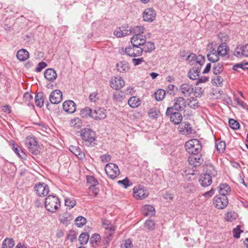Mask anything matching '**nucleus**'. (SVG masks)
<instances>
[{"instance_id":"f257e3e1","label":"nucleus","mask_w":248,"mask_h":248,"mask_svg":"<svg viewBox=\"0 0 248 248\" xmlns=\"http://www.w3.org/2000/svg\"><path fill=\"white\" fill-rule=\"evenodd\" d=\"M45 206L47 211L55 213L61 206L59 199L55 196L49 195L46 198Z\"/></svg>"},{"instance_id":"f03ea898","label":"nucleus","mask_w":248,"mask_h":248,"mask_svg":"<svg viewBox=\"0 0 248 248\" xmlns=\"http://www.w3.org/2000/svg\"><path fill=\"white\" fill-rule=\"evenodd\" d=\"M185 146L186 151L192 155L200 153L202 149L200 141L195 139L186 142Z\"/></svg>"},{"instance_id":"7ed1b4c3","label":"nucleus","mask_w":248,"mask_h":248,"mask_svg":"<svg viewBox=\"0 0 248 248\" xmlns=\"http://www.w3.org/2000/svg\"><path fill=\"white\" fill-rule=\"evenodd\" d=\"M80 136L87 146H92L95 140V133L91 129L85 128L81 131Z\"/></svg>"},{"instance_id":"20e7f679","label":"nucleus","mask_w":248,"mask_h":248,"mask_svg":"<svg viewBox=\"0 0 248 248\" xmlns=\"http://www.w3.org/2000/svg\"><path fill=\"white\" fill-rule=\"evenodd\" d=\"M25 144L29 151L32 154L37 155L39 153L38 142L34 137L31 136L27 137L25 140Z\"/></svg>"},{"instance_id":"39448f33","label":"nucleus","mask_w":248,"mask_h":248,"mask_svg":"<svg viewBox=\"0 0 248 248\" xmlns=\"http://www.w3.org/2000/svg\"><path fill=\"white\" fill-rule=\"evenodd\" d=\"M105 170L107 175L112 179L116 178L120 173L118 167L113 163L106 165Z\"/></svg>"},{"instance_id":"423d86ee","label":"nucleus","mask_w":248,"mask_h":248,"mask_svg":"<svg viewBox=\"0 0 248 248\" xmlns=\"http://www.w3.org/2000/svg\"><path fill=\"white\" fill-rule=\"evenodd\" d=\"M34 189L36 194L40 197L46 196L49 191L48 186L44 183H37L35 185Z\"/></svg>"},{"instance_id":"0eeeda50","label":"nucleus","mask_w":248,"mask_h":248,"mask_svg":"<svg viewBox=\"0 0 248 248\" xmlns=\"http://www.w3.org/2000/svg\"><path fill=\"white\" fill-rule=\"evenodd\" d=\"M134 197L139 200H142L146 198L148 195L147 189L143 186L139 185L133 188Z\"/></svg>"},{"instance_id":"6e6552de","label":"nucleus","mask_w":248,"mask_h":248,"mask_svg":"<svg viewBox=\"0 0 248 248\" xmlns=\"http://www.w3.org/2000/svg\"><path fill=\"white\" fill-rule=\"evenodd\" d=\"M214 204L218 209H224L228 205V200L227 197L216 196L214 199Z\"/></svg>"},{"instance_id":"1a4fd4ad","label":"nucleus","mask_w":248,"mask_h":248,"mask_svg":"<svg viewBox=\"0 0 248 248\" xmlns=\"http://www.w3.org/2000/svg\"><path fill=\"white\" fill-rule=\"evenodd\" d=\"M125 53L130 57H136L142 54V50L140 46H130L125 47L124 50Z\"/></svg>"},{"instance_id":"9d476101","label":"nucleus","mask_w":248,"mask_h":248,"mask_svg":"<svg viewBox=\"0 0 248 248\" xmlns=\"http://www.w3.org/2000/svg\"><path fill=\"white\" fill-rule=\"evenodd\" d=\"M92 118L100 120L105 119L106 116V110L103 108H97L92 110Z\"/></svg>"},{"instance_id":"9b49d317","label":"nucleus","mask_w":248,"mask_h":248,"mask_svg":"<svg viewBox=\"0 0 248 248\" xmlns=\"http://www.w3.org/2000/svg\"><path fill=\"white\" fill-rule=\"evenodd\" d=\"M203 161L201 154H192L188 158L189 164L194 167L199 166Z\"/></svg>"},{"instance_id":"f8f14e48","label":"nucleus","mask_w":248,"mask_h":248,"mask_svg":"<svg viewBox=\"0 0 248 248\" xmlns=\"http://www.w3.org/2000/svg\"><path fill=\"white\" fill-rule=\"evenodd\" d=\"M173 107L174 109L177 111H181L185 109L186 107V101L182 97H176L174 99Z\"/></svg>"},{"instance_id":"ddd939ff","label":"nucleus","mask_w":248,"mask_h":248,"mask_svg":"<svg viewBox=\"0 0 248 248\" xmlns=\"http://www.w3.org/2000/svg\"><path fill=\"white\" fill-rule=\"evenodd\" d=\"M132 32L131 29L128 26H123L117 28L114 32V34L118 37H122L129 35Z\"/></svg>"},{"instance_id":"4468645a","label":"nucleus","mask_w":248,"mask_h":248,"mask_svg":"<svg viewBox=\"0 0 248 248\" xmlns=\"http://www.w3.org/2000/svg\"><path fill=\"white\" fill-rule=\"evenodd\" d=\"M62 93L58 90H56L52 92L49 97L50 102L53 104H59L62 101Z\"/></svg>"},{"instance_id":"2eb2a0df","label":"nucleus","mask_w":248,"mask_h":248,"mask_svg":"<svg viewBox=\"0 0 248 248\" xmlns=\"http://www.w3.org/2000/svg\"><path fill=\"white\" fill-rule=\"evenodd\" d=\"M155 11L151 8L145 9L143 14V20L147 22H152L155 19Z\"/></svg>"},{"instance_id":"dca6fc26","label":"nucleus","mask_w":248,"mask_h":248,"mask_svg":"<svg viewBox=\"0 0 248 248\" xmlns=\"http://www.w3.org/2000/svg\"><path fill=\"white\" fill-rule=\"evenodd\" d=\"M214 174L204 173L201 175L199 182L202 186L205 187L210 186L212 182L211 175Z\"/></svg>"},{"instance_id":"f3484780","label":"nucleus","mask_w":248,"mask_h":248,"mask_svg":"<svg viewBox=\"0 0 248 248\" xmlns=\"http://www.w3.org/2000/svg\"><path fill=\"white\" fill-rule=\"evenodd\" d=\"M124 81L121 77H115L110 82V87L114 89L118 90L124 85Z\"/></svg>"},{"instance_id":"a211bd4d","label":"nucleus","mask_w":248,"mask_h":248,"mask_svg":"<svg viewBox=\"0 0 248 248\" xmlns=\"http://www.w3.org/2000/svg\"><path fill=\"white\" fill-rule=\"evenodd\" d=\"M146 37L141 34H135L131 39V44L136 46H142L145 41H146Z\"/></svg>"},{"instance_id":"6ab92c4d","label":"nucleus","mask_w":248,"mask_h":248,"mask_svg":"<svg viewBox=\"0 0 248 248\" xmlns=\"http://www.w3.org/2000/svg\"><path fill=\"white\" fill-rule=\"evenodd\" d=\"M62 107L63 110L69 113H73L76 110V105L72 100L65 101L63 103Z\"/></svg>"},{"instance_id":"aec40b11","label":"nucleus","mask_w":248,"mask_h":248,"mask_svg":"<svg viewBox=\"0 0 248 248\" xmlns=\"http://www.w3.org/2000/svg\"><path fill=\"white\" fill-rule=\"evenodd\" d=\"M179 131L183 135H188L192 133V128L188 122L182 123L179 126Z\"/></svg>"},{"instance_id":"412c9836","label":"nucleus","mask_w":248,"mask_h":248,"mask_svg":"<svg viewBox=\"0 0 248 248\" xmlns=\"http://www.w3.org/2000/svg\"><path fill=\"white\" fill-rule=\"evenodd\" d=\"M45 78L49 81H53L57 77L56 71L52 68H48L44 72Z\"/></svg>"},{"instance_id":"4be33fe9","label":"nucleus","mask_w":248,"mask_h":248,"mask_svg":"<svg viewBox=\"0 0 248 248\" xmlns=\"http://www.w3.org/2000/svg\"><path fill=\"white\" fill-rule=\"evenodd\" d=\"M180 90L185 96H189L193 93V88L191 85L184 83L181 85Z\"/></svg>"},{"instance_id":"5701e85b","label":"nucleus","mask_w":248,"mask_h":248,"mask_svg":"<svg viewBox=\"0 0 248 248\" xmlns=\"http://www.w3.org/2000/svg\"><path fill=\"white\" fill-rule=\"evenodd\" d=\"M155 208L151 205H145L142 209V214L146 217H152L155 215Z\"/></svg>"},{"instance_id":"b1692460","label":"nucleus","mask_w":248,"mask_h":248,"mask_svg":"<svg viewBox=\"0 0 248 248\" xmlns=\"http://www.w3.org/2000/svg\"><path fill=\"white\" fill-rule=\"evenodd\" d=\"M69 150L80 159H83L85 157L84 153L78 147L70 146L69 147Z\"/></svg>"},{"instance_id":"393cba45","label":"nucleus","mask_w":248,"mask_h":248,"mask_svg":"<svg viewBox=\"0 0 248 248\" xmlns=\"http://www.w3.org/2000/svg\"><path fill=\"white\" fill-rule=\"evenodd\" d=\"M201 71L200 66H197L190 69L188 73V77L192 80H196L199 77Z\"/></svg>"},{"instance_id":"a878e982","label":"nucleus","mask_w":248,"mask_h":248,"mask_svg":"<svg viewBox=\"0 0 248 248\" xmlns=\"http://www.w3.org/2000/svg\"><path fill=\"white\" fill-rule=\"evenodd\" d=\"M218 191L219 196L227 197V195L231 191V188L227 184H220L219 186Z\"/></svg>"},{"instance_id":"bb28decb","label":"nucleus","mask_w":248,"mask_h":248,"mask_svg":"<svg viewBox=\"0 0 248 248\" xmlns=\"http://www.w3.org/2000/svg\"><path fill=\"white\" fill-rule=\"evenodd\" d=\"M142 47H140L142 53L144 51L146 53L151 52L155 49L154 43L151 42H146L142 45Z\"/></svg>"},{"instance_id":"cd10ccee","label":"nucleus","mask_w":248,"mask_h":248,"mask_svg":"<svg viewBox=\"0 0 248 248\" xmlns=\"http://www.w3.org/2000/svg\"><path fill=\"white\" fill-rule=\"evenodd\" d=\"M16 57L19 61H24L29 58V53L25 49H21L17 52Z\"/></svg>"},{"instance_id":"c85d7f7f","label":"nucleus","mask_w":248,"mask_h":248,"mask_svg":"<svg viewBox=\"0 0 248 248\" xmlns=\"http://www.w3.org/2000/svg\"><path fill=\"white\" fill-rule=\"evenodd\" d=\"M44 101H45V97H44V94L40 92L38 93L35 97V102L36 105L39 107L41 108L44 106Z\"/></svg>"},{"instance_id":"c756f323","label":"nucleus","mask_w":248,"mask_h":248,"mask_svg":"<svg viewBox=\"0 0 248 248\" xmlns=\"http://www.w3.org/2000/svg\"><path fill=\"white\" fill-rule=\"evenodd\" d=\"M219 54L215 50H213L207 55L208 60L212 62L215 63L218 61Z\"/></svg>"},{"instance_id":"7c9ffc66","label":"nucleus","mask_w":248,"mask_h":248,"mask_svg":"<svg viewBox=\"0 0 248 248\" xmlns=\"http://www.w3.org/2000/svg\"><path fill=\"white\" fill-rule=\"evenodd\" d=\"M117 69L120 72L124 73L129 70L128 63L126 61L120 62L117 63Z\"/></svg>"},{"instance_id":"2f4dec72","label":"nucleus","mask_w":248,"mask_h":248,"mask_svg":"<svg viewBox=\"0 0 248 248\" xmlns=\"http://www.w3.org/2000/svg\"><path fill=\"white\" fill-rule=\"evenodd\" d=\"M140 100L136 96H132L130 97L128 101V105L132 108L138 107L140 105Z\"/></svg>"},{"instance_id":"473e14b6","label":"nucleus","mask_w":248,"mask_h":248,"mask_svg":"<svg viewBox=\"0 0 248 248\" xmlns=\"http://www.w3.org/2000/svg\"><path fill=\"white\" fill-rule=\"evenodd\" d=\"M229 50V47L226 46L225 43L220 44L217 47V52L221 56H224L227 54Z\"/></svg>"},{"instance_id":"72a5a7b5","label":"nucleus","mask_w":248,"mask_h":248,"mask_svg":"<svg viewBox=\"0 0 248 248\" xmlns=\"http://www.w3.org/2000/svg\"><path fill=\"white\" fill-rule=\"evenodd\" d=\"M170 121L175 124H180L182 120V116L179 112H174L170 117Z\"/></svg>"},{"instance_id":"f704fd0d","label":"nucleus","mask_w":248,"mask_h":248,"mask_svg":"<svg viewBox=\"0 0 248 248\" xmlns=\"http://www.w3.org/2000/svg\"><path fill=\"white\" fill-rule=\"evenodd\" d=\"M69 124L71 127L79 128L82 126V122L81 120L79 118L75 117L73 119H71Z\"/></svg>"},{"instance_id":"c9c22d12","label":"nucleus","mask_w":248,"mask_h":248,"mask_svg":"<svg viewBox=\"0 0 248 248\" xmlns=\"http://www.w3.org/2000/svg\"><path fill=\"white\" fill-rule=\"evenodd\" d=\"M125 97L124 93L121 91L117 90L113 94V98L116 102H122Z\"/></svg>"},{"instance_id":"e433bc0d","label":"nucleus","mask_w":248,"mask_h":248,"mask_svg":"<svg viewBox=\"0 0 248 248\" xmlns=\"http://www.w3.org/2000/svg\"><path fill=\"white\" fill-rule=\"evenodd\" d=\"M216 146L217 151L220 153H222L224 152L225 149V142L224 141H222L219 140H216Z\"/></svg>"},{"instance_id":"4c0bfd02","label":"nucleus","mask_w":248,"mask_h":248,"mask_svg":"<svg viewBox=\"0 0 248 248\" xmlns=\"http://www.w3.org/2000/svg\"><path fill=\"white\" fill-rule=\"evenodd\" d=\"M80 114L83 118H92V109L89 107H85L81 110Z\"/></svg>"},{"instance_id":"58836bf2","label":"nucleus","mask_w":248,"mask_h":248,"mask_svg":"<svg viewBox=\"0 0 248 248\" xmlns=\"http://www.w3.org/2000/svg\"><path fill=\"white\" fill-rule=\"evenodd\" d=\"M166 91L162 89H159L155 93L154 95L157 101L162 100L165 97Z\"/></svg>"},{"instance_id":"ea45409f","label":"nucleus","mask_w":248,"mask_h":248,"mask_svg":"<svg viewBox=\"0 0 248 248\" xmlns=\"http://www.w3.org/2000/svg\"><path fill=\"white\" fill-rule=\"evenodd\" d=\"M89 239V235L87 232L82 233L79 237V241L80 245H85Z\"/></svg>"},{"instance_id":"a19ab883","label":"nucleus","mask_w":248,"mask_h":248,"mask_svg":"<svg viewBox=\"0 0 248 248\" xmlns=\"http://www.w3.org/2000/svg\"><path fill=\"white\" fill-rule=\"evenodd\" d=\"M14 245V241L12 239L6 238L2 243L3 248H13Z\"/></svg>"},{"instance_id":"79ce46f5","label":"nucleus","mask_w":248,"mask_h":248,"mask_svg":"<svg viewBox=\"0 0 248 248\" xmlns=\"http://www.w3.org/2000/svg\"><path fill=\"white\" fill-rule=\"evenodd\" d=\"M223 70V65L221 63L215 64L213 66V72L215 75L220 74Z\"/></svg>"},{"instance_id":"37998d69","label":"nucleus","mask_w":248,"mask_h":248,"mask_svg":"<svg viewBox=\"0 0 248 248\" xmlns=\"http://www.w3.org/2000/svg\"><path fill=\"white\" fill-rule=\"evenodd\" d=\"M100 239V236L98 234H93L90 239V243L93 247H95L98 245L97 243Z\"/></svg>"},{"instance_id":"c03bdc74","label":"nucleus","mask_w":248,"mask_h":248,"mask_svg":"<svg viewBox=\"0 0 248 248\" xmlns=\"http://www.w3.org/2000/svg\"><path fill=\"white\" fill-rule=\"evenodd\" d=\"M75 225L78 227H82L86 222V219L83 217H78L75 220Z\"/></svg>"},{"instance_id":"a18cd8bd","label":"nucleus","mask_w":248,"mask_h":248,"mask_svg":"<svg viewBox=\"0 0 248 248\" xmlns=\"http://www.w3.org/2000/svg\"><path fill=\"white\" fill-rule=\"evenodd\" d=\"M236 217L237 215L234 212H229L226 214L225 219L227 221L232 222Z\"/></svg>"},{"instance_id":"49530a36","label":"nucleus","mask_w":248,"mask_h":248,"mask_svg":"<svg viewBox=\"0 0 248 248\" xmlns=\"http://www.w3.org/2000/svg\"><path fill=\"white\" fill-rule=\"evenodd\" d=\"M159 114V111L156 108H151L148 112V115L151 118H156Z\"/></svg>"},{"instance_id":"de8ad7c7","label":"nucleus","mask_w":248,"mask_h":248,"mask_svg":"<svg viewBox=\"0 0 248 248\" xmlns=\"http://www.w3.org/2000/svg\"><path fill=\"white\" fill-rule=\"evenodd\" d=\"M229 124L230 127L233 129H238L240 127L239 123L233 119H230L229 120Z\"/></svg>"},{"instance_id":"09e8293b","label":"nucleus","mask_w":248,"mask_h":248,"mask_svg":"<svg viewBox=\"0 0 248 248\" xmlns=\"http://www.w3.org/2000/svg\"><path fill=\"white\" fill-rule=\"evenodd\" d=\"M76 204V202L73 198H66L65 199V205L70 208L73 207Z\"/></svg>"},{"instance_id":"8fccbe9b","label":"nucleus","mask_w":248,"mask_h":248,"mask_svg":"<svg viewBox=\"0 0 248 248\" xmlns=\"http://www.w3.org/2000/svg\"><path fill=\"white\" fill-rule=\"evenodd\" d=\"M99 192V189L95 186H89V193L90 196L96 197Z\"/></svg>"},{"instance_id":"3c124183","label":"nucleus","mask_w":248,"mask_h":248,"mask_svg":"<svg viewBox=\"0 0 248 248\" xmlns=\"http://www.w3.org/2000/svg\"><path fill=\"white\" fill-rule=\"evenodd\" d=\"M87 181L89 184H91L90 186H96L98 184L97 180L93 176H87Z\"/></svg>"},{"instance_id":"603ef678","label":"nucleus","mask_w":248,"mask_h":248,"mask_svg":"<svg viewBox=\"0 0 248 248\" xmlns=\"http://www.w3.org/2000/svg\"><path fill=\"white\" fill-rule=\"evenodd\" d=\"M132 30V32H133L135 34H141L143 33L144 28L143 26H137L134 27Z\"/></svg>"},{"instance_id":"864d4df0","label":"nucleus","mask_w":248,"mask_h":248,"mask_svg":"<svg viewBox=\"0 0 248 248\" xmlns=\"http://www.w3.org/2000/svg\"><path fill=\"white\" fill-rule=\"evenodd\" d=\"M204 61V57L202 55H199L198 56H196V59L195 61L196 63V66H200V68H201L202 65L203 64Z\"/></svg>"},{"instance_id":"5fc2aeb1","label":"nucleus","mask_w":248,"mask_h":248,"mask_svg":"<svg viewBox=\"0 0 248 248\" xmlns=\"http://www.w3.org/2000/svg\"><path fill=\"white\" fill-rule=\"evenodd\" d=\"M243 231L241 230L240 226H237L235 228H234L232 230L233 236L236 238L240 237V234Z\"/></svg>"},{"instance_id":"6e6d98bb","label":"nucleus","mask_w":248,"mask_h":248,"mask_svg":"<svg viewBox=\"0 0 248 248\" xmlns=\"http://www.w3.org/2000/svg\"><path fill=\"white\" fill-rule=\"evenodd\" d=\"M155 222L152 220H146L144 223L145 227L150 230H152L154 229Z\"/></svg>"},{"instance_id":"4d7b16f0","label":"nucleus","mask_w":248,"mask_h":248,"mask_svg":"<svg viewBox=\"0 0 248 248\" xmlns=\"http://www.w3.org/2000/svg\"><path fill=\"white\" fill-rule=\"evenodd\" d=\"M118 184L123 185L124 187H125V188H127V187H128L132 185V182H131L127 177L123 180L119 181L118 182Z\"/></svg>"},{"instance_id":"13d9d810","label":"nucleus","mask_w":248,"mask_h":248,"mask_svg":"<svg viewBox=\"0 0 248 248\" xmlns=\"http://www.w3.org/2000/svg\"><path fill=\"white\" fill-rule=\"evenodd\" d=\"M243 46H237L234 50L233 54L235 56L237 57H241L243 56Z\"/></svg>"},{"instance_id":"bf43d9fd","label":"nucleus","mask_w":248,"mask_h":248,"mask_svg":"<svg viewBox=\"0 0 248 248\" xmlns=\"http://www.w3.org/2000/svg\"><path fill=\"white\" fill-rule=\"evenodd\" d=\"M113 232H109L108 234L104 238L103 242L105 245H108L112 240Z\"/></svg>"},{"instance_id":"052dcab7","label":"nucleus","mask_w":248,"mask_h":248,"mask_svg":"<svg viewBox=\"0 0 248 248\" xmlns=\"http://www.w3.org/2000/svg\"><path fill=\"white\" fill-rule=\"evenodd\" d=\"M103 226L106 230L109 229V232H114L115 231V228L111 226H109V221L108 220H105L103 222Z\"/></svg>"},{"instance_id":"680f3d73","label":"nucleus","mask_w":248,"mask_h":248,"mask_svg":"<svg viewBox=\"0 0 248 248\" xmlns=\"http://www.w3.org/2000/svg\"><path fill=\"white\" fill-rule=\"evenodd\" d=\"M122 248H132V242L130 239H127L124 241L122 245Z\"/></svg>"},{"instance_id":"e2e57ef3","label":"nucleus","mask_w":248,"mask_h":248,"mask_svg":"<svg viewBox=\"0 0 248 248\" xmlns=\"http://www.w3.org/2000/svg\"><path fill=\"white\" fill-rule=\"evenodd\" d=\"M196 59V55L194 53H191L187 58V60L188 61V63L193 65L195 63V61Z\"/></svg>"},{"instance_id":"0e129e2a","label":"nucleus","mask_w":248,"mask_h":248,"mask_svg":"<svg viewBox=\"0 0 248 248\" xmlns=\"http://www.w3.org/2000/svg\"><path fill=\"white\" fill-rule=\"evenodd\" d=\"M46 64L43 62H39L37 67L36 68V71L38 72H41L44 68H45L46 66Z\"/></svg>"},{"instance_id":"69168bd1","label":"nucleus","mask_w":248,"mask_h":248,"mask_svg":"<svg viewBox=\"0 0 248 248\" xmlns=\"http://www.w3.org/2000/svg\"><path fill=\"white\" fill-rule=\"evenodd\" d=\"M98 93L93 92L91 93L89 96V99L90 101L95 102L98 99Z\"/></svg>"},{"instance_id":"338daca9","label":"nucleus","mask_w":248,"mask_h":248,"mask_svg":"<svg viewBox=\"0 0 248 248\" xmlns=\"http://www.w3.org/2000/svg\"><path fill=\"white\" fill-rule=\"evenodd\" d=\"M143 58H133L132 59V62L135 66H137L140 64L142 62H144Z\"/></svg>"},{"instance_id":"774afa93","label":"nucleus","mask_w":248,"mask_h":248,"mask_svg":"<svg viewBox=\"0 0 248 248\" xmlns=\"http://www.w3.org/2000/svg\"><path fill=\"white\" fill-rule=\"evenodd\" d=\"M175 86L173 85L170 84L167 87V92L170 95H174L175 92L174 91Z\"/></svg>"}]
</instances>
